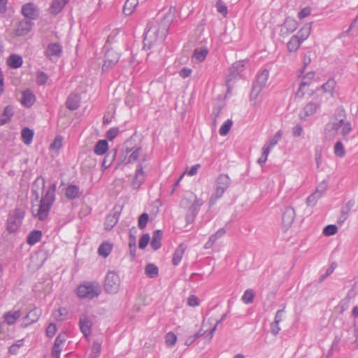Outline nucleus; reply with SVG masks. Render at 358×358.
I'll return each instance as SVG.
<instances>
[{
	"label": "nucleus",
	"instance_id": "13d9d810",
	"mask_svg": "<svg viewBox=\"0 0 358 358\" xmlns=\"http://www.w3.org/2000/svg\"><path fill=\"white\" fill-rule=\"evenodd\" d=\"M338 228L335 224H329L323 229V234L325 236H330L334 235L337 232Z\"/></svg>",
	"mask_w": 358,
	"mask_h": 358
},
{
	"label": "nucleus",
	"instance_id": "9d476101",
	"mask_svg": "<svg viewBox=\"0 0 358 358\" xmlns=\"http://www.w3.org/2000/svg\"><path fill=\"white\" fill-rule=\"evenodd\" d=\"M41 315V310L38 308H34L30 310L23 317L21 327L26 328L28 326L36 322Z\"/></svg>",
	"mask_w": 358,
	"mask_h": 358
},
{
	"label": "nucleus",
	"instance_id": "774afa93",
	"mask_svg": "<svg viewBox=\"0 0 358 358\" xmlns=\"http://www.w3.org/2000/svg\"><path fill=\"white\" fill-rule=\"evenodd\" d=\"M320 198V196L314 192L307 198V204L308 206H314Z\"/></svg>",
	"mask_w": 358,
	"mask_h": 358
},
{
	"label": "nucleus",
	"instance_id": "a18cd8bd",
	"mask_svg": "<svg viewBox=\"0 0 358 358\" xmlns=\"http://www.w3.org/2000/svg\"><path fill=\"white\" fill-rule=\"evenodd\" d=\"M112 250V245L108 243H101L98 248V253L100 256L106 257Z\"/></svg>",
	"mask_w": 358,
	"mask_h": 358
},
{
	"label": "nucleus",
	"instance_id": "ddd939ff",
	"mask_svg": "<svg viewBox=\"0 0 358 358\" xmlns=\"http://www.w3.org/2000/svg\"><path fill=\"white\" fill-rule=\"evenodd\" d=\"M34 22L29 20H22L19 21L14 29V34L16 36H22L27 35L32 29Z\"/></svg>",
	"mask_w": 358,
	"mask_h": 358
},
{
	"label": "nucleus",
	"instance_id": "f3484780",
	"mask_svg": "<svg viewBox=\"0 0 358 358\" xmlns=\"http://www.w3.org/2000/svg\"><path fill=\"white\" fill-rule=\"evenodd\" d=\"M62 52V47L60 44L54 43H50L46 50H45V56L50 60H53L54 58H59Z\"/></svg>",
	"mask_w": 358,
	"mask_h": 358
},
{
	"label": "nucleus",
	"instance_id": "a19ab883",
	"mask_svg": "<svg viewBox=\"0 0 358 358\" xmlns=\"http://www.w3.org/2000/svg\"><path fill=\"white\" fill-rule=\"evenodd\" d=\"M310 34V26L309 24H306L303 26L294 36H296L301 43H303L308 38Z\"/></svg>",
	"mask_w": 358,
	"mask_h": 358
},
{
	"label": "nucleus",
	"instance_id": "4468645a",
	"mask_svg": "<svg viewBox=\"0 0 358 358\" xmlns=\"http://www.w3.org/2000/svg\"><path fill=\"white\" fill-rule=\"evenodd\" d=\"M120 213H121V209H119L116 207L113 208V209L110 212V213L106 217V220L104 222V229L106 230L110 231L113 228V227L118 222Z\"/></svg>",
	"mask_w": 358,
	"mask_h": 358
},
{
	"label": "nucleus",
	"instance_id": "8fccbe9b",
	"mask_svg": "<svg viewBox=\"0 0 358 358\" xmlns=\"http://www.w3.org/2000/svg\"><path fill=\"white\" fill-rule=\"evenodd\" d=\"M314 78L315 73L313 71L308 72L302 77L300 83H306V85L313 86V83H315Z\"/></svg>",
	"mask_w": 358,
	"mask_h": 358
},
{
	"label": "nucleus",
	"instance_id": "bb28decb",
	"mask_svg": "<svg viewBox=\"0 0 358 358\" xmlns=\"http://www.w3.org/2000/svg\"><path fill=\"white\" fill-rule=\"evenodd\" d=\"M336 85V83L334 79H329L325 83L322 85L319 90L321 89L324 93L329 94L331 97L334 96V91Z\"/></svg>",
	"mask_w": 358,
	"mask_h": 358
},
{
	"label": "nucleus",
	"instance_id": "052dcab7",
	"mask_svg": "<svg viewBox=\"0 0 358 358\" xmlns=\"http://www.w3.org/2000/svg\"><path fill=\"white\" fill-rule=\"evenodd\" d=\"M327 187L328 182L327 180H323L317 185L315 193L321 197L323 193L327 190Z\"/></svg>",
	"mask_w": 358,
	"mask_h": 358
},
{
	"label": "nucleus",
	"instance_id": "6e6d98bb",
	"mask_svg": "<svg viewBox=\"0 0 358 358\" xmlns=\"http://www.w3.org/2000/svg\"><path fill=\"white\" fill-rule=\"evenodd\" d=\"M177 341L176 335L173 332H169L165 335V342L168 346H173Z\"/></svg>",
	"mask_w": 358,
	"mask_h": 358
},
{
	"label": "nucleus",
	"instance_id": "4be33fe9",
	"mask_svg": "<svg viewBox=\"0 0 358 358\" xmlns=\"http://www.w3.org/2000/svg\"><path fill=\"white\" fill-rule=\"evenodd\" d=\"M336 115L338 117H342V129L341 134L343 136H348L352 131L351 124L349 122H345V112L343 108H337L336 110Z\"/></svg>",
	"mask_w": 358,
	"mask_h": 358
},
{
	"label": "nucleus",
	"instance_id": "aec40b11",
	"mask_svg": "<svg viewBox=\"0 0 358 358\" xmlns=\"http://www.w3.org/2000/svg\"><path fill=\"white\" fill-rule=\"evenodd\" d=\"M203 201L201 199L195 197L193 203L189 207L187 214L186 215V220L188 222H192L196 215L198 214L200 207L203 205Z\"/></svg>",
	"mask_w": 358,
	"mask_h": 358
},
{
	"label": "nucleus",
	"instance_id": "a211bd4d",
	"mask_svg": "<svg viewBox=\"0 0 358 358\" xmlns=\"http://www.w3.org/2000/svg\"><path fill=\"white\" fill-rule=\"evenodd\" d=\"M298 27V23L294 18L287 17L280 29V35L285 36L294 32Z\"/></svg>",
	"mask_w": 358,
	"mask_h": 358
},
{
	"label": "nucleus",
	"instance_id": "393cba45",
	"mask_svg": "<svg viewBox=\"0 0 358 358\" xmlns=\"http://www.w3.org/2000/svg\"><path fill=\"white\" fill-rule=\"evenodd\" d=\"M80 97L78 94H71L66 102V108L71 110H75L80 106Z\"/></svg>",
	"mask_w": 358,
	"mask_h": 358
},
{
	"label": "nucleus",
	"instance_id": "b1692460",
	"mask_svg": "<svg viewBox=\"0 0 358 358\" xmlns=\"http://www.w3.org/2000/svg\"><path fill=\"white\" fill-rule=\"evenodd\" d=\"M244 69V63L243 61H239L233 64L229 69L230 74L227 78V81L236 78Z\"/></svg>",
	"mask_w": 358,
	"mask_h": 358
},
{
	"label": "nucleus",
	"instance_id": "6ab92c4d",
	"mask_svg": "<svg viewBox=\"0 0 358 358\" xmlns=\"http://www.w3.org/2000/svg\"><path fill=\"white\" fill-rule=\"evenodd\" d=\"M66 334H59L55 338L54 345L52 350V358H59L60 353L62 350L64 343L66 341Z\"/></svg>",
	"mask_w": 358,
	"mask_h": 358
},
{
	"label": "nucleus",
	"instance_id": "338daca9",
	"mask_svg": "<svg viewBox=\"0 0 358 358\" xmlns=\"http://www.w3.org/2000/svg\"><path fill=\"white\" fill-rule=\"evenodd\" d=\"M119 133V129L117 127L110 128L106 133V138L112 141L114 139Z\"/></svg>",
	"mask_w": 358,
	"mask_h": 358
},
{
	"label": "nucleus",
	"instance_id": "20e7f679",
	"mask_svg": "<svg viewBox=\"0 0 358 358\" xmlns=\"http://www.w3.org/2000/svg\"><path fill=\"white\" fill-rule=\"evenodd\" d=\"M269 77V71L264 69L259 71L256 76V80L252 85L250 92V99H256L261 93L263 88L266 86V83Z\"/></svg>",
	"mask_w": 358,
	"mask_h": 358
},
{
	"label": "nucleus",
	"instance_id": "680f3d73",
	"mask_svg": "<svg viewBox=\"0 0 358 358\" xmlns=\"http://www.w3.org/2000/svg\"><path fill=\"white\" fill-rule=\"evenodd\" d=\"M205 333H206V331H203L202 330H200L199 331L196 333L194 335L188 337L185 341V345H192L197 338L203 336L205 334Z\"/></svg>",
	"mask_w": 358,
	"mask_h": 358
},
{
	"label": "nucleus",
	"instance_id": "2eb2a0df",
	"mask_svg": "<svg viewBox=\"0 0 358 358\" xmlns=\"http://www.w3.org/2000/svg\"><path fill=\"white\" fill-rule=\"evenodd\" d=\"M295 218V210L293 208L287 206L282 213V224L283 228L287 230L292 224Z\"/></svg>",
	"mask_w": 358,
	"mask_h": 358
},
{
	"label": "nucleus",
	"instance_id": "f8f14e48",
	"mask_svg": "<svg viewBox=\"0 0 358 358\" xmlns=\"http://www.w3.org/2000/svg\"><path fill=\"white\" fill-rule=\"evenodd\" d=\"M21 13L27 20L31 21L36 20L39 15L38 8L34 3L31 2L22 6Z\"/></svg>",
	"mask_w": 358,
	"mask_h": 358
},
{
	"label": "nucleus",
	"instance_id": "473e14b6",
	"mask_svg": "<svg viewBox=\"0 0 358 358\" xmlns=\"http://www.w3.org/2000/svg\"><path fill=\"white\" fill-rule=\"evenodd\" d=\"M162 234H163L161 230L158 229L154 231L150 243V245L153 250H157L160 248L162 245L161 241L162 238Z\"/></svg>",
	"mask_w": 358,
	"mask_h": 358
},
{
	"label": "nucleus",
	"instance_id": "09e8293b",
	"mask_svg": "<svg viewBox=\"0 0 358 358\" xmlns=\"http://www.w3.org/2000/svg\"><path fill=\"white\" fill-rule=\"evenodd\" d=\"M255 297V294L252 289H248L245 291L243 295L241 297V300L245 304H249L252 303Z\"/></svg>",
	"mask_w": 358,
	"mask_h": 358
},
{
	"label": "nucleus",
	"instance_id": "c9c22d12",
	"mask_svg": "<svg viewBox=\"0 0 358 358\" xmlns=\"http://www.w3.org/2000/svg\"><path fill=\"white\" fill-rule=\"evenodd\" d=\"M185 251V247L184 246L183 244H180L177 247V248L176 249V250L173 253V259H172V264L174 266H177L179 264V263L180 262V261L182 258Z\"/></svg>",
	"mask_w": 358,
	"mask_h": 358
},
{
	"label": "nucleus",
	"instance_id": "79ce46f5",
	"mask_svg": "<svg viewBox=\"0 0 358 358\" xmlns=\"http://www.w3.org/2000/svg\"><path fill=\"white\" fill-rule=\"evenodd\" d=\"M21 135H22V138L23 142L25 144L29 145L32 141L33 136H34V131L31 129H30L27 127H25V128L22 129Z\"/></svg>",
	"mask_w": 358,
	"mask_h": 358
},
{
	"label": "nucleus",
	"instance_id": "5701e85b",
	"mask_svg": "<svg viewBox=\"0 0 358 358\" xmlns=\"http://www.w3.org/2000/svg\"><path fill=\"white\" fill-rule=\"evenodd\" d=\"M311 87L312 86L306 85V83H299V88L295 94L296 96L302 99L306 94H308L309 95H313L314 93L317 94L319 89L316 88L315 90H314L311 88Z\"/></svg>",
	"mask_w": 358,
	"mask_h": 358
},
{
	"label": "nucleus",
	"instance_id": "9b49d317",
	"mask_svg": "<svg viewBox=\"0 0 358 358\" xmlns=\"http://www.w3.org/2000/svg\"><path fill=\"white\" fill-rule=\"evenodd\" d=\"M320 108V101L318 97H316L304 106L300 114L301 119L305 120L307 117L314 115Z\"/></svg>",
	"mask_w": 358,
	"mask_h": 358
},
{
	"label": "nucleus",
	"instance_id": "423d86ee",
	"mask_svg": "<svg viewBox=\"0 0 358 358\" xmlns=\"http://www.w3.org/2000/svg\"><path fill=\"white\" fill-rule=\"evenodd\" d=\"M120 280L117 273L108 271L104 281V289L108 294H115L119 290Z\"/></svg>",
	"mask_w": 358,
	"mask_h": 358
},
{
	"label": "nucleus",
	"instance_id": "1a4fd4ad",
	"mask_svg": "<svg viewBox=\"0 0 358 358\" xmlns=\"http://www.w3.org/2000/svg\"><path fill=\"white\" fill-rule=\"evenodd\" d=\"M120 59V55L113 49H109L105 54V61L102 66L103 71H108L114 66Z\"/></svg>",
	"mask_w": 358,
	"mask_h": 358
},
{
	"label": "nucleus",
	"instance_id": "603ef678",
	"mask_svg": "<svg viewBox=\"0 0 358 358\" xmlns=\"http://www.w3.org/2000/svg\"><path fill=\"white\" fill-rule=\"evenodd\" d=\"M334 154L339 157H343L345 155L344 146L341 141H337L334 145Z\"/></svg>",
	"mask_w": 358,
	"mask_h": 358
},
{
	"label": "nucleus",
	"instance_id": "4c0bfd02",
	"mask_svg": "<svg viewBox=\"0 0 358 358\" xmlns=\"http://www.w3.org/2000/svg\"><path fill=\"white\" fill-rule=\"evenodd\" d=\"M42 237V232L40 230H33L27 236V242L29 245H33L38 242Z\"/></svg>",
	"mask_w": 358,
	"mask_h": 358
},
{
	"label": "nucleus",
	"instance_id": "0eeeda50",
	"mask_svg": "<svg viewBox=\"0 0 358 358\" xmlns=\"http://www.w3.org/2000/svg\"><path fill=\"white\" fill-rule=\"evenodd\" d=\"M159 27L158 22L155 20L149 22L145 29L144 41L149 43L155 42L159 37Z\"/></svg>",
	"mask_w": 358,
	"mask_h": 358
},
{
	"label": "nucleus",
	"instance_id": "bf43d9fd",
	"mask_svg": "<svg viewBox=\"0 0 358 358\" xmlns=\"http://www.w3.org/2000/svg\"><path fill=\"white\" fill-rule=\"evenodd\" d=\"M48 79V75L43 71H38L36 73V83L39 85H44Z\"/></svg>",
	"mask_w": 358,
	"mask_h": 358
},
{
	"label": "nucleus",
	"instance_id": "e2e57ef3",
	"mask_svg": "<svg viewBox=\"0 0 358 358\" xmlns=\"http://www.w3.org/2000/svg\"><path fill=\"white\" fill-rule=\"evenodd\" d=\"M129 246L130 255L134 259L136 256V238L134 236H132L131 235H130Z\"/></svg>",
	"mask_w": 358,
	"mask_h": 358
},
{
	"label": "nucleus",
	"instance_id": "de8ad7c7",
	"mask_svg": "<svg viewBox=\"0 0 358 358\" xmlns=\"http://www.w3.org/2000/svg\"><path fill=\"white\" fill-rule=\"evenodd\" d=\"M352 334V341H350V338H349V347L352 350H356L358 348V329H353L351 331Z\"/></svg>",
	"mask_w": 358,
	"mask_h": 358
},
{
	"label": "nucleus",
	"instance_id": "2f4dec72",
	"mask_svg": "<svg viewBox=\"0 0 358 358\" xmlns=\"http://www.w3.org/2000/svg\"><path fill=\"white\" fill-rule=\"evenodd\" d=\"M80 194V188L78 185H69L66 188L65 195L69 199H75L79 197Z\"/></svg>",
	"mask_w": 358,
	"mask_h": 358
},
{
	"label": "nucleus",
	"instance_id": "58836bf2",
	"mask_svg": "<svg viewBox=\"0 0 358 358\" xmlns=\"http://www.w3.org/2000/svg\"><path fill=\"white\" fill-rule=\"evenodd\" d=\"M208 53V51L206 48H196L194 51L192 59L198 62H203L206 59Z\"/></svg>",
	"mask_w": 358,
	"mask_h": 358
},
{
	"label": "nucleus",
	"instance_id": "412c9836",
	"mask_svg": "<svg viewBox=\"0 0 358 358\" xmlns=\"http://www.w3.org/2000/svg\"><path fill=\"white\" fill-rule=\"evenodd\" d=\"M92 325V322L90 318L86 314L82 315L79 320V326L85 336L90 334Z\"/></svg>",
	"mask_w": 358,
	"mask_h": 358
},
{
	"label": "nucleus",
	"instance_id": "ea45409f",
	"mask_svg": "<svg viewBox=\"0 0 358 358\" xmlns=\"http://www.w3.org/2000/svg\"><path fill=\"white\" fill-rule=\"evenodd\" d=\"M138 5V0H127L123 6V13L130 15Z\"/></svg>",
	"mask_w": 358,
	"mask_h": 358
},
{
	"label": "nucleus",
	"instance_id": "f704fd0d",
	"mask_svg": "<svg viewBox=\"0 0 358 358\" xmlns=\"http://www.w3.org/2000/svg\"><path fill=\"white\" fill-rule=\"evenodd\" d=\"M14 114L13 108L10 106H7L0 117V125H4L8 123Z\"/></svg>",
	"mask_w": 358,
	"mask_h": 358
},
{
	"label": "nucleus",
	"instance_id": "a878e982",
	"mask_svg": "<svg viewBox=\"0 0 358 358\" xmlns=\"http://www.w3.org/2000/svg\"><path fill=\"white\" fill-rule=\"evenodd\" d=\"M35 95L29 90H26L22 92L21 98V103L27 108L31 107L35 102Z\"/></svg>",
	"mask_w": 358,
	"mask_h": 358
},
{
	"label": "nucleus",
	"instance_id": "72a5a7b5",
	"mask_svg": "<svg viewBox=\"0 0 358 358\" xmlns=\"http://www.w3.org/2000/svg\"><path fill=\"white\" fill-rule=\"evenodd\" d=\"M22 315L20 310H14L9 311L6 313L4 315L5 322L9 324L12 325L15 323L16 320L19 319Z\"/></svg>",
	"mask_w": 358,
	"mask_h": 358
},
{
	"label": "nucleus",
	"instance_id": "0e129e2a",
	"mask_svg": "<svg viewBox=\"0 0 358 358\" xmlns=\"http://www.w3.org/2000/svg\"><path fill=\"white\" fill-rule=\"evenodd\" d=\"M216 8L218 13H221L224 16L227 14V7L225 3L221 0H218L216 3Z\"/></svg>",
	"mask_w": 358,
	"mask_h": 358
},
{
	"label": "nucleus",
	"instance_id": "7c9ffc66",
	"mask_svg": "<svg viewBox=\"0 0 358 358\" xmlns=\"http://www.w3.org/2000/svg\"><path fill=\"white\" fill-rule=\"evenodd\" d=\"M23 63L21 56L15 54L10 55L7 59V64L12 69L20 68Z\"/></svg>",
	"mask_w": 358,
	"mask_h": 358
},
{
	"label": "nucleus",
	"instance_id": "3c124183",
	"mask_svg": "<svg viewBox=\"0 0 358 358\" xmlns=\"http://www.w3.org/2000/svg\"><path fill=\"white\" fill-rule=\"evenodd\" d=\"M141 150V147L135 148L134 150L131 152V153L128 157V159L126 162V164H131L136 162L140 155V152Z\"/></svg>",
	"mask_w": 358,
	"mask_h": 358
},
{
	"label": "nucleus",
	"instance_id": "f03ea898",
	"mask_svg": "<svg viewBox=\"0 0 358 358\" xmlns=\"http://www.w3.org/2000/svg\"><path fill=\"white\" fill-rule=\"evenodd\" d=\"M101 292V287L96 281H85L77 288V295L82 299H93L99 296Z\"/></svg>",
	"mask_w": 358,
	"mask_h": 358
},
{
	"label": "nucleus",
	"instance_id": "4d7b16f0",
	"mask_svg": "<svg viewBox=\"0 0 358 358\" xmlns=\"http://www.w3.org/2000/svg\"><path fill=\"white\" fill-rule=\"evenodd\" d=\"M149 216L148 214L146 213H142L138 220V227L140 229H143L147 225V223L148 222Z\"/></svg>",
	"mask_w": 358,
	"mask_h": 358
},
{
	"label": "nucleus",
	"instance_id": "864d4df0",
	"mask_svg": "<svg viewBox=\"0 0 358 358\" xmlns=\"http://www.w3.org/2000/svg\"><path fill=\"white\" fill-rule=\"evenodd\" d=\"M232 126V121L231 120H227L224 122V124L221 126L219 130V133L221 136H226L231 127Z\"/></svg>",
	"mask_w": 358,
	"mask_h": 358
},
{
	"label": "nucleus",
	"instance_id": "dca6fc26",
	"mask_svg": "<svg viewBox=\"0 0 358 358\" xmlns=\"http://www.w3.org/2000/svg\"><path fill=\"white\" fill-rule=\"evenodd\" d=\"M146 174L143 171L142 163H138L135 171V176L132 182V186L134 189H138L145 180Z\"/></svg>",
	"mask_w": 358,
	"mask_h": 358
},
{
	"label": "nucleus",
	"instance_id": "f257e3e1",
	"mask_svg": "<svg viewBox=\"0 0 358 358\" xmlns=\"http://www.w3.org/2000/svg\"><path fill=\"white\" fill-rule=\"evenodd\" d=\"M55 192L56 185L52 183L42 195L38 207L36 210L32 209V213L35 217L41 221L46 220L55 201Z\"/></svg>",
	"mask_w": 358,
	"mask_h": 358
},
{
	"label": "nucleus",
	"instance_id": "c03bdc74",
	"mask_svg": "<svg viewBox=\"0 0 358 358\" xmlns=\"http://www.w3.org/2000/svg\"><path fill=\"white\" fill-rule=\"evenodd\" d=\"M282 136V131L279 130L276 132V134L271 138L264 145L267 148H269L270 150H271L280 140Z\"/></svg>",
	"mask_w": 358,
	"mask_h": 358
},
{
	"label": "nucleus",
	"instance_id": "49530a36",
	"mask_svg": "<svg viewBox=\"0 0 358 358\" xmlns=\"http://www.w3.org/2000/svg\"><path fill=\"white\" fill-rule=\"evenodd\" d=\"M159 272L158 268L153 264H148L145 268V273L149 278H155Z\"/></svg>",
	"mask_w": 358,
	"mask_h": 358
},
{
	"label": "nucleus",
	"instance_id": "cd10ccee",
	"mask_svg": "<svg viewBox=\"0 0 358 358\" xmlns=\"http://www.w3.org/2000/svg\"><path fill=\"white\" fill-rule=\"evenodd\" d=\"M226 233V229L224 228H220L217 231V232L209 237L208 241L205 243L204 248L206 249H209L212 248L214 243L217 241V239L222 237Z\"/></svg>",
	"mask_w": 358,
	"mask_h": 358
},
{
	"label": "nucleus",
	"instance_id": "5fc2aeb1",
	"mask_svg": "<svg viewBox=\"0 0 358 358\" xmlns=\"http://www.w3.org/2000/svg\"><path fill=\"white\" fill-rule=\"evenodd\" d=\"M271 150H270L269 148H267L266 146L264 145V147L262 148V156L257 160L259 164L262 166L264 164H265Z\"/></svg>",
	"mask_w": 358,
	"mask_h": 358
},
{
	"label": "nucleus",
	"instance_id": "69168bd1",
	"mask_svg": "<svg viewBox=\"0 0 358 358\" xmlns=\"http://www.w3.org/2000/svg\"><path fill=\"white\" fill-rule=\"evenodd\" d=\"M150 235L148 234H143L140 238V240L138 242V247L141 249H144L148 245V244L150 241Z\"/></svg>",
	"mask_w": 358,
	"mask_h": 358
},
{
	"label": "nucleus",
	"instance_id": "39448f33",
	"mask_svg": "<svg viewBox=\"0 0 358 358\" xmlns=\"http://www.w3.org/2000/svg\"><path fill=\"white\" fill-rule=\"evenodd\" d=\"M24 214V210L22 208H15L9 213L6 228L8 232L14 233L17 231L22 224Z\"/></svg>",
	"mask_w": 358,
	"mask_h": 358
},
{
	"label": "nucleus",
	"instance_id": "c756f323",
	"mask_svg": "<svg viewBox=\"0 0 358 358\" xmlns=\"http://www.w3.org/2000/svg\"><path fill=\"white\" fill-rule=\"evenodd\" d=\"M108 150V143L106 140H99L94 148V152L97 155H103L107 152Z\"/></svg>",
	"mask_w": 358,
	"mask_h": 358
},
{
	"label": "nucleus",
	"instance_id": "6e6552de",
	"mask_svg": "<svg viewBox=\"0 0 358 358\" xmlns=\"http://www.w3.org/2000/svg\"><path fill=\"white\" fill-rule=\"evenodd\" d=\"M342 117H338L334 113V117L331 118V120L326 124L324 128V134L327 138H334L338 130L341 127Z\"/></svg>",
	"mask_w": 358,
	"mask_h": 358
},
{
	"label": "nucleus",
	"instance_id": "e433bc0d",
	"mask_svg": "<svg viewBox=\"0 0 358 358\" xmlns=\"http://www.w3.org/2000/svg\"><path fill=\"white\" fill-rule=\"evenodd\" d=\"M116 157V150H113V152H110L107 153L105 156V157L103 159L102 164H101V169L102 171H104L105 169H108L111 164H113V162L115 159Z\"/></svg>",
	"mask_w": 358,
	"mask_h": 358
},
{
	"label": "nucleus",
	"instance_id": "7ed1b4c3",
	"mask_svg": "<svg viewBox=\"0 0 358 358\" xmlns=\"http://www.w3.org/2000/svg\"><path fill=\"white\" fill-rule=\"evenodd\" d=\"M231 184V179L227 174H220L215 181V191L210 199V204L213 205L220 199Z\"/></svg>",
	"mask_w": 358,
	"mask_h": 358
},
{
	"label": "nucleus",
	"instance_id": "37998d69",
	"mask_svg": "<svg viewBox=\"0 0 358 358\" xmlns=\"http://www.w3.org/2000/svg\"><path fill=\"white\" fill-rule=\"evenodd\" d=\"M302 43L295 36L291 37L287 46L289 52H295L298 50Z\"/></svg>",
	"mask_w": 358,
	"mask_h": 358
},
{
	"label": "nucleus",
	"instance_id": "c85d7f7f",
	"mask_svg": "<svg viewBox=\"0 0 358 358\" xmlns=\"http://www.w3.org/2000/svg\"><path fill=\"white\" fill-rule=\"evenodd\" d=\"M69 0H54L50 8V13L54 15H57L63 9Z\"/></svg>",
	"mask_w": 358,
	"mask_h": 358
}]
</instances>
